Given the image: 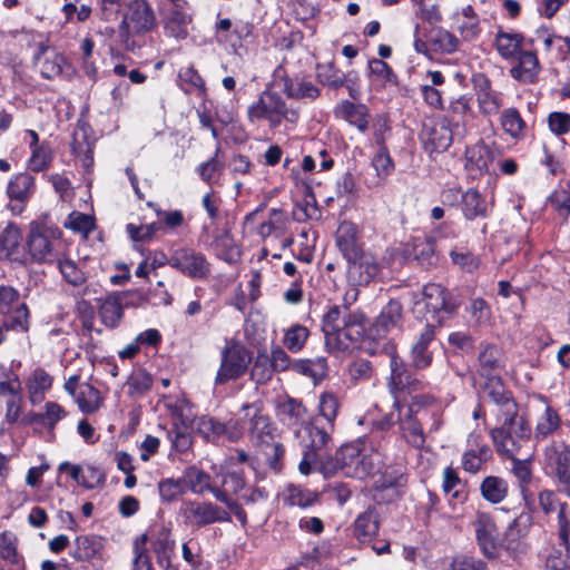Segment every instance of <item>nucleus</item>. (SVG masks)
<instances>
[{
  "label": "nucleus",
  "instance_id": "obj_46",
  "mask_svg": "<svg viewBox=\"0 0 570 570\" xmlns=\"http://www.w3.org/2000/svg\"><path fill=\"white\" fill-rule=\"evenodd\" d=\"M503 355L499 347L492 344H484L479 354V366L483 375L503 366Z\"/></svg>",
  "mask_w": 570,
  "mask_h": 570
},
{
  "label": "nucleus",
  "instance_id": "obj_26",
  "mask_svg": "<svg viewBox=\"0 0 570 570\" xmlns=\"http://www.w3.org/2000/svg\"><path fill=\"white\" fill-rule=\"evenodd\" d=\"M540 63L535 53L523 51L519 55V62L510 70L512 78L524 83H532L540 72Z\"/></svg>",
  "mask_w": 570,
  "mask_h": 570
},
{
  "label": "nucleus",
  "instance_id": "obj_21",
  "mask_svg": "<svg viewBox=\"0 0 570 570\" xmlns=\"http://www.w3.org/2000/svg\"><path fill=\"white\" fill-rule=\"evenodd\" d=\"M540 413L535 419L534 439L537 441L544 440L553 434L560 426V416L544 399H540Z\"/></svg>",
  "mask_w": 570,
  "mask_h": 570
},
{
  "label": "nucleus",
  "instance_id": "obj_7",
  "mask_svg": "<svg viewBox=\"0 0 570 570\" xmlns=\"http://www.w3.org/2000/svg\"><path fill=\"white\" fill-rule=\"evenodd\" d=\"M453 306L450 302V294L440 284H428L423 287L421 298L414 303L413 312L426 320L428 324L440 322V312L451 313Z\"/></svg>",
  "mask_w": 570,
  "mask_h": 570
},
{
  "label": "nucleus",
  "instance_id": "obj_43",
  "mask_svg": "<svg viewBox=\"0 0 570 570\" xmlns=\"http://www.w3.org/2000/svg\"><path fill=\"white\" fill-rule=\"evenodd\" d=\"M73 399L83 413H94L102 404L100 392L89 383H82Z\"/></svg>",
  "mask_w": 570,
  "mask_h": 570
},
{
  "label": "nucleus",
  "instance_id": "obj_3",
  "mask_svg": "<svg viewBox=\"0 0 570 570\" xmlns=\"http://www.w3.org/2000/svg\"><path fill=\"white\" fill-rule=\"evenodd\" d=\"M498 426L492 429L491 438L498 453L512 458L521 453L531 439V426L519 415V409L511 404L505 407V415L497 419Z\"/></svg>",
  "mask_w": 570,
  "mask_h": 570
},
{
  "label": "nucleus",
  "instance_id": "obj_29",
  "mask_svg": "<svg viewBox=\"0 0 570 570\" xmlns=\"http://www.w3.org/2000/svg\"><path fill=\"white\" fill-rule=\"evenodd\" d=\"M52 377L42 368H36L27 379L26 387L28 397L32 405L45 400V394L51 389Z\"/></svg>",
  "mask_w": 570,
  "mask_h": 570
},
{
  "label": "nucleus",
  "instance_id": "obj_22",
  "mask_svg": "<svg viewBox=\"0 0 570 570\" xmlns=\"http://www.w3.org/2000/svg\"><path fill=\"white\" fill-rule=\"evenodd\" d=\"M539 507L546 514L558 511L560 525V539L567 541L569 534V522L566 518V504L560 503L552 490H542L538 494Z\"/></svg>",
  "mask_w": 570,
  "mask_h": 570
},
{
  "label": "nucleus",
  "instance_id": "obj_62",
  "mask_svg": "<svg viewBox=\"0 0 570 570\" xmlns=\"http://www.w3.org/2000/svg\"><path fill=\"white\" fill-rule=\"evenodd\" d=\"M58 267L66 282L72 286H80L86 282L85 273L78 268L73 261L60 259L58 261Z\"/></svg>",
  "mask_w": 570,
  "mask_h": 570
},
{
  "label": "nucleus",
  "instance_id": "obj_57",
  "mask_svg": "<svg viewBox=\"0 0 570 570\" xmlns=\"http://www.w3.org/2000/svg\"><path fill=\"white\" fill-rule=\"evenodd\" d=\"M18 305H26L20 302V293L12 286H0V314L7 315L12 312L14 316V309Z\"/></svg>",
  "mask_w": 570,
  "mask_h": 570
},
{
  "label": "nucleus",
  "instance_id": "obj_55",
  "mask_svg": "<svg viewBox=\"0 0 570 570\" xmlns=\"http://www.w3.org/2000/svg\"><path fill=\"white\" fill-rule=\"evenodd\" d=\"M209 475L196 466H189L185 471L183 483L187 484L191 492L202 494L209 489Z\"/></svg>",
  "mask_w": 570,
  "mask_h": 570
},
{
  "label": "nucleus",
  "instance_id": "obj_11",
  "mask_svg": "<svg viewBox=\"0 0 570 570\" xmlns=\"http://www.w3.org/2000/svg\"><path fill=\"white\" fill-rule=\"evenodd\" d=\"M242 410L245 412L244 419L248 421L252 441L259 445H269L276 438L277 429L269 416L263 413L262 403L244 404Z\"/></svg>",
  "mask_w": 570,
  "mask_h": 570
},
{
  "label": "nucleus",
  "instance_id": "obj_4",
  "mask_svg": "<svg viewBox=\"0 0 570 570\" xmlns=\"http://www.w3.org/2000/svg\"><path fill=\"white\" fill-rule=\"evenodd\" d=\"M247 118L252 124L265 120L271 128H276L283 120L295 121L297 114L287 108L285 100L277 92L264 90L247 107Z\"/></svg>",
  "mask_w": 570,
  "mask_h": 570
},
{
  "label": "nucleus",
  "instance_id": "obj_49",
  "mask_svg": "<svg viewBox=\"0 0 570 570\" xmlns=\"http://www.w3.org/2000/svg\"><path fill=\"white\" fill-rule=\"evenodd\" d=\"M154 551L163 559H169L175 548V541L171 538L170 530L165 525L151 531Z\"/></svg>",
  "mask_w": 570,
  "mask_h": 570
},
{
  "label": "nucleus",
  "instance_id": "obj_51",
  "mask_svg": "<svg viewBox=\"0 0 570 570\" xmlns=\"http://www.w3.org/2000/svg\"><path fill=\"white\" fill-rule=\"evenodd\" d=\"M308 336L309 332L307 327L294 324L286 330L283 344L289 352L297 353L304 347Z\"/></svg>",
  "mask_w": 570,
  "mask_h": 570
},
{
  "label": "nucleus",
  "instance_id": "obj_36",
  "mask_svg": "<svg viewBox=\"0 0 570 570\" xmlns=\"http://www.w3.org/2000/svg\"><path fill=\"white\" fill-rule=\"evenodd\" d=\"M380 521L377 513L368 509L354 521V534L361 542L370 541L379 532Z\"/></svg>",
  "mask_w": 570,
  "mask_h": 570
},
{
  "label": "nucleus",
  "instance_id": "obj_16",
  "mask_svg": "<svg viewBox=\"0 0 570 570\" xmlns=\"http://www.w3.org/2000/svg\"><path fill=\"white\" fill-rule=\"evenodd\" d=\"M472 525L483 554L488 558H495L501 543L498 539V530L492 515L488 512L478 511Z\"/></svg>",
  "mask_w": 570,
  "mask_h": 570
},
{
  "label": "nucleus",
  "instance_id": "obj_27",
  "mask_svg": "<svg viewBox=\"0 0 570 570\" xmlns=\"http://www.w3.org/2000/svg\"><path fill=\"white\" fill-rule=\"evenodd\" d=\"M484 393L497 406V419L505 415V407L508 404L518 409L517 402L513 400L510 392H508L499 377H491L484 386Z\"/></svg>",
  "mask_w": 570,
  "mask_h": 570
},
{
  "label": "nucleus",
  "instance_id": "obj_53",
  "mask_svg": "<svg viewBox=\"0 0 570 570\" xmlns=\"http://www.w3.org/2000/svg\"><path fill=\"white\" fill-rule=\"evenodd\" d=\"M318 80L328 87L340 88L345 82V75L336 69L332 62L317 65L316 68Z\"/></svg>",
  "mask_w": 570,
  "mask_h": 570
},
{
  "label": "nucleus",
  "instance_id": "obj_1",
  "mask_svg": "<svg viewBox=\"0 0 570 570\" xmlns=\"http://www.w3.org/2000/svg\"><path fill=\"white\" fill-rule=\"evenodd\" d=\"M382 352L389 358V389L394 396L393 406L399 412L397 421L400 422L402 434L409 444L420 449L425 443V435L422 428V422L424 419L429 416L432 420L430 428L431 431L439 430L441 425V419L435 411L420 412V417L414 415L413 406L420 403L419 401L421 397L419 396L413 397V404L407 409L406 414L402 413V402L404 400L402 399L401 393L405 390L409 392L415 391L421 386L422 383L406 367L404 361L399 356L396 347L393 343L386 342L383 345Z\"/></svg>",
  "mask_w": 570,
  "mask_h": 570
},
{
  "label": "nucleus",
  "instance_id": "obj_41",
  "mask_svg": "<svg viewBox=\"0 0 570 570\" xmlns=\"http://www.w3.org/2000/svg\"><path fill=\"white\" fill-rule=\"evenodd\" d=\"M424 142L431 147V151H443L448 149L452 142V132L449 127L443 124L435 125L423 132Z\"/></svg>",
  "mask_w": 570,
  "mask_h": 570
},
{
  "label": "nucleus",
  "instance_id": "obj_19",
  "mask_svg": "<svg viewBox=\"0 0 570 570\" xmlns=\"http://www.w3.org/2000/svg\"><path fill=\"white\" fill-rule=\"evenodd\" d=\"M55 240H51L47 232L39 228L32 229L28 236V248L33 261L53 262L57 257L55 253Z\"/></svg>",
  "mask_w": 570,
  "mask_h": 570
},
{
  "label": "nucleus",
  "instance_id": "obj_32",
  "mask_svg": "<svg viewBox=\"0 0 570 570\" xmlns=\"http://www.w3.org/2000/svg\"><path fill=\"white\" fill-rule=\"evenodd\" d=\"M98 315L101 323L108 328L119 326L124 317V304L118 295H109L99 305Z\"/></svg>",
  "mask_w": 570,
  "mask_h": 570
},
{
  "label": "nucleus",
  "instance_id": "obj_17",
  "mask_svg": "<svg viewBox=\"0 0 570 570\" xmlns=\"http://www.w3.org/2000/svg\"><path fill=\"white\" fill-rule=\"evenodd\" d=\"M434 325L426 324L410 351V364L413 368L424 370L431 365L433 360L431 345L434 342Z\"/></svg>",
  "mask_w": 570,
  "mask_h": 570
},
{
  "label": "nucleus",
  "instance_id": "obj_31",
  "mask_svg": "<svg viewBox=\"0 0 570 570\" xmlns=\"http://www.w3.org/2000/svg\"><path fill=\"white\" fill-rule=\"evenodd\" d=\"M461 210L464 218L469 220L485 218L488 204L476 189L470 188L461 195Z\"/></svg>",
  "mask_w": 570,
  "mask_h": 570
},
{
  "label": "nucleus",
  "instance_id": "obj_48",
  "mask_svg": "<svg viewBox=\"0 0 570 570\" xmlns=\"http://www.w3.org/2000/svg\"><path fill=\"white\" fill-rule=\"evenodd\" d=\"M292 367L296 373L317 381L325 376L327 371V363L324 357H317L314 360H298L292 364Z\"/></svg>",
  "mask_w": 570,
  "mask_h": 570
},
{
  "label": "nucleus",
  "instance_id": "obj_39",
  "mask_svg": "<svg viewBox=\"0 0 570 570\" xmlns=\"http://www.w3.org/2000/svg\"><path fill=\"white\" fill-rule=\"evenodd\" d=\"M523 46V37L518 32L498 31L495 36V48L504 59L514 58Z\"/></svg>",
  "mask_w": 570,
  "mask_h": 570
},
{
  "label": "nucleus",
  "instance_id": "obj_13",
  "mask_svg": "<svg viewBox=\"0 0 570 570\" xmlns=\"http://www.w3.org/2000/svg\"><path fill=\"white\" fill-rule=\"evenodd\" d=\"M169 265L193 279L207 277L210 265L205 255L191 248H178L169 258Z\"/></svg>",
  "mask_w": 570,
  "mask_h": 570
},
{
  "label": "nucleus",
  "instance_id": "obj_58",
  "mask_svg": "<svg viewBox=\"0 0 570 570\" xmlns=\"http://www.w3.org/2000/svg\"><path fill=\"white\" fill-rule=\"evenodd\" d=\"M171 448L179 453H186L193 445V438L186 426L175 425L168 431Z\"/></svg>",
  "mask_w": 570,
  "mask_h": 570
},
{
  "label": "nucleus",
  "instance_id": "obj_30",
  "mask_svg": "<svg viewBox=\"0 0 570 570\" xmlns=\"http://www.w3.org/2000/svg\"><path fill=\"white\" fill-rule=\"evenodd\" d=\"M402 305L397 301H390L381 311L374 322L377 335H385L401 324Z\"/></svg>",
  "mask_w": 570,
  "mask_h": 570
},
{
  "label": "nucleus",
  "instance_id": "obj_45",
  "mask_svg": "<svg viewBox=\"0 0 570 570\" xmlns=\"http://www.w3.org/2000/svg\"><path fill=\"white\" fill-rule=\"evenodd\" d=\"M125 385L128 389V395L132 399H138L150 390L153 385V377L145 370L135 368L128 376Z\"/></svg>",
  "mask_w": 570,
  "mask_h": 570
},
{
  "label": "nucleus",
  "instance_id": "obj_37",
  "mask_svg": "<svg viewBox=\"0 0 570 570\" xmlns=\"http://www.w3.org/2000/svg\"><path fill=\"white\" fill-rule=\"evenodd\" d=\"M340 399L336 393L332 391H324L318 397V414L327 422V428L324 430L330 432V435L334 431L335 419L340 410Z\"/></svg>",
  "mask_w": 570,
  "mask_h": 570
},
{
  "label": "nucleus",
  "instance_id": "obj_10",
  "mask_svg": "<svg viewBox=\"0 0 570 570\" xmlns=\"http://www.w3.org/2000/svg\"><path fill=\"white\" fill-rule=\"evenodd\" d=\"M405 484L406 478L403 466H386L374 481L373 498L379 503H390L401 497Z\"/></svg>",
  "mask_w": 570,
  "mask_h": 570
},
{
  "label": "nucleus",
  "instance_id": "obj_9",
  "mask_svg": "<svg viewBox=\"0 0 570 570\" xmlns=\"http://www.w3.org/2000/svg\"><path fill=\"white\" fill-rule=\"evenodd\" d=\"M156 26L153 9L144 0H135L119 26V36L128 47L130 36L149 32Z\"/></svg>",
  "mask_w": 570,
  "mask_h": 570
},
{
  "label": "nucleus",
  "instance_id": "obj_5",
  "mask_svg": "<svg viewBox=\"0 0 570 570\" xmlns=\"http://www.w3.org/2000/svg\"><path fill=\"white\" fill-rule=\"evenodd\" d=\"M542 470L561 491L570 490V449L564 442L551 441L542 453Z\"/></svg>",
  "mask_w": 570,
  "mask_h": 570
},
{
  "label": "nucleus",
  "instance_id": "obj_59",
  "mask_svg": "<svg viewBox=\"0 0 570 570\" xmlns=\"http://www.w3.org/2000/svg\"><path fill=\"white\" fill-rule=\"evenodd\" d=\"M65 227L88 235L95 228V220L90 215L72 212L69 214Z\"/></svg>",
  "mask_w": 570,
  "mask_h": 570
},
{
  "label": "nucleus",
  "instance_id": "obj_42",
  "mask_svg": "<svg viewBox=\"0 0 570 570\" xmlns=\"http://www.w3.org/2000/svg\"><path fill=\"white\" fill-rule=\"evenodd\" d=\"M491 458V449L487 444H476L462 454V468L469 473H476Z\"/></svg>",
  "mask_w": 570,
  "mask_h": 570
},
{
  "label": "nucleus",
  "instance_id": "obj_38",
  "mask_svg": "<svg viewBox=\"0 0 570 570\" xmlns=\"http://www.w3.org/2000/svg\"><path fill=\"white\" fill-rule=\"evenodd\" d=\"M21 232L12 224H9L4 230L0 234V256L18 259L21 246Z\"/></svg>",
  "mask_w": 570,
  "mask_h": 570
},
{
  "label": "nucleus",
  "instance_id": "obj_60",
  "mask_svg": "<svg viewBox=\"0 0 570 570\" xmlns=\"http://www.w3.org/2000/svg\"><path fill=\"white\" fill-rule=\"evenodd\" d=\"M178 77L184 91L191 92L193 90H205L204 79L198 73V71L193 67H186L180 69Z\"/></svg>",
  "mask_w": 570,
  "mask_h": 570
},
{
  "label": "nucleus",
  "instance_id": "obj_54",
  "mask_svg": "<svg viewBox=\"0 0 570 570\" xmlns=\"http://www.w3.org/2000/svg\"><path fill=\"white\" fill-rule=\"evenodd\" d=\"M224 423L210 416H202L197 421V432L207 441L223 439Z\"/></svg>",
  "mask_w": 570,
  "mask_h": 570
},
{
  "label": "nucleus",
  "instance_id": "obj_44",
  "mask_svg": "<svg viewBox=\"0 0 570 570\" xmlns=\"http://www.w3.org/2000/svg\"><path fill=\"white\" fill-rule=\"evenodd\" d=\"M532 513L530 511H521L507 527L504 531V541L508 546L519 539L525 537L532 525Z\"/></svg>",
  "mask_w": 570,
  "mask_h": 570
},
{
  "label": "nucleus",
  "instance_id": "obj_14",
  "mask_svg": "<svg viewBox=\"0 0 570 570\" xmlns=\"http://www.w3.org/2000/svg\"><path fill=\"white\" fill-rule=\"evenodd\" d=\"M185 521L195 527H205L215 522H227L229 513L212 502L186 501L181 508Z\"/></svg>",
  "mask_w": 570,
  "mask_h": 570
},
{
  "label": "nucleus",
  "instance_id": "obj_61",
  "mask_svg": "<svg viewBox=\"0 0 570 570\" xmlns=\"http://www.w3.org/2000/svg\"><path fill=\"white\" fill-rule=\"evenodd\" d=\"M285 92L292 98H311L315 99L320 95V89L311 81H302L294 85L291 80L285 81Z\"/></svg>",
  "mask_w": 570,
  "mask_h": 570
},
{
  "label": "nucleus",
  "instance_id": "obj_28",
  "mask_svg": "<svg viewBox=\"0 0 570 570\" xmlns=\"http://www.w3.org/2000/svg\"><path fill=\"white\" fill-rule=\"evenodd\" d=\"M480 493L487 502L499 504L509 495V483L501 476L488 475L480 484Z\"/></svg>",
  "mask_w": 570,
  "mask_h": 570
},
{
  "label": "nucleus",
  "instance_id": "obj_18",
  "mask_svg": "<svg viewBox=\"0 0 570 570\" xmlns=\"http://www.w3.org/2000/svg\"><path fill=\"white\" fill-rule=\"evenodd\" d=\"M347 268L348 281L354 285L368 284L379 273V264L370 254L361 253L355 259H350Z\"/></svg>",
  "mask_w": 570,
  "mask_h": 570
},
{
  "label": "nucleus",
  "instance_id": "obj_35",
  "mask_svg": "<svg viewBox=\"0 0 570 570\" xmlns=\"http://www.w3.org/2000/svg\"><path fill=\"white\" fill-rule=\"evenodd\" d=\"M382 453L377 450H371L367 452L365 449L357 451L355 459L352 463L355 465V473L358 478L366 475H374L381 472L382 465Z\"/></svg>",
  "mask_w": 570,
  "mask_h": 570
},
{
  "label": "nucleus",
  "instance_id": "obj_40",
  "mask_svg": "<svg viewBox=\"0 0 570 570\" xmlns=\"http://www.w3.org/2000/svg\"><path fill=\"white\" fill-rule=\"evenodd\" d=\"M35 190V180L28 173L16 175L8 184L7 194L11 199L26 202Z\"/></svg>",
  "mask_w": 570,
  "mask_h": 570
},
{
  "label": "nucleus",
  "instance_id": "obj_23",
  "mask_svg": "<svg viewBox=\"0 0 570 570\" xmlns=\"http://www.w3.org/2000/svg\"><path fill=\"white\" fill-rule=\"evenodd\" d=\"M336 245L344 257L355 259L362 249L357 243V227L351 222H343L336 232Z\"/></svg>",
  "mask_w": 570,
  "mask_h": 570
},
{
  "label": "nucleus",
  "instance_id": "obj_64",
  "mask_svg": "<svg viewBox=\"0 0 570 570\" xmlns=\"http://www.w3.org/2000/svg\"><path fill=\"white\" fill-rule=\"evenodd\" d=\"M548 127L556 136H563L570 132V114L564 111H553L548 116Z\"/></svg>",
  "mask_w": 570,
  "mask_h": 570
},
{
  "label": "nucleus",
  "instance_id": "obj_63",
  "mask_svg": "<svg viewBox=\"0 0 570 570\" xmlns=\"http://www.w3.org/2000/svg\"><path fill=\"white\" fill-rule=\"evenodd\" d=\"M444 570H487L485 563L472 556L458 554L444 568Z\"/></svg>",
  "mask_w": 570,
  "mask_h": 570
},
{
  "label": "nucleus",
  "instance_id": "obj_20",
  "mask_svg": "<svg viewBox=\"0 0 570 570\" xmlns=\"http://www.w3.org/2000/svg\"><path fill=\"white\" fill-rule=\"evenodd\" d=\"M453 23L464 41H473L480 35L479 17L470 4L454 12Z\"/></svg>",
  "mask_w": 570,
  "mask_h": 570
},
{
  "label": "nucleus",
  "instance_id": "obj_24",
  "mask_svg": "<svg viewBox=\"0 0 570 570\" xmlns=\"http://www.w3.org/2000/svg\"><path fill=\"white\" fill-rule=\"evenodd\" d=\"M104 548L102 539L96 535H79L70 551L76 561L89 562L100 557Z\"/></svg>",
  "mask_w": 570,
  "mask_h": 570
},
{
  "label": "nucleus",
  "instance_id": "obj_2",
  "mask_svg": "<svg viewBox=\"0 0 570 570\" xmlns=\"http://www.w3.org/2000/svg\"><path fill=\"white\" fill-rule=\"evenodd\" d=\"M322 330L327 351L343 352L363 336L364 316L346 305H335L324 315Z\"/></svg>",
  "mask_w": 570,
  "mask_h": 570
},
{
  "label": "nucleus",
  "instance_id": "obj_12",
  "mask_svg": "<svg viewBox=\"0 0 570 570\" xmlns=\"http://www.w3.org/2000/svg\"><path fill=\"white\" fill-rule=\"evenodd\" d=\"M161 11L166 31L177 39L185 38L191 22L188 2L186 0H163Z\"/></svg>",
  "mask_w": 570,
  "mask_h": 570
},
{
  "label": "nucleus",
  "instance_id": "obj_50",
  "mask_svg": "<svg viewBox=\"0 0 570 570\" xmlns=\"http://www.w3.org/2000/svg\"><path fill=\"white\" fill-rule=\"evenodd\" d=\"M462 488L458 472L452 466L445 468L443 471L442 482L444 493L459 502H463L466 495Z\"/></svg>",
  "mask_w": 570,
  "mask_h": 570
},
{
  "label": "nucleus",
  "instance_id": "obj_33",
  "mask_svg": "<svg viewBox=\"0 0 570 570\" xmlns=\"http://www.w3.org/2000/svg\"><path fill=\"white\" fill-rule=\"evenodd\" d=\"M277 415L283 423L297 426L306 422L307 410L302 402L295 399H287L278 404Z\"/></svg>",
  "mask_w": 570,
  "mask_h": 570
},
{
  "label": "nucleus",
  "instance_id": "obj_52",
  "mask_svg": "<svg viewBox=\"0 0 570 570\" xmlns=\"http://www.w3.org/2000/svg\"><path fill=\"white\" fill-rule=\"evenodd\" d=\"M430 41L436 50L445 53H452L459 49V39L448 30L433 29L430 35Z\"/></svg>",
  "mask_w": 570,
  "mask_h": 570
},
{
  "label": "nucleus",
  "instance_id": "obj_47",
  "mask_svg": "<svg viewBox=\"0 0 570 570\" xmlns=\"http://www.w3.org/2000/svg\"><path fill=\"white\" fill-rule=\"evenodd\" d=\"M29 330V311L27 305H18L14 316H10L0 326V344L6 340L4 332H27Z\"/></svg>",
  "mask_w": 570,
  "mask_h": 570
},
{
  "label": "nucleus",
  "instance_id": "obj_8",
  "mask_svg": "<svg viewBox=\"0 0 570 570\" xmlns=\"http://www.w3.org/2000/svg\"><path fill=\"white\" fill-rule=\"evenodd\" d=\"M295 435L302 439L303 446V459L298 464V470L302 474L308 475L318 452L325 450L330 443V432L321 429L315 421L297 430Z\"/></svg>",
  "mask_w": 570,
  "mask_h": 570
},
{
  "label": "nucleus",
  "instance_id": "obj_34",
  "mask_svg": "<svg viewBox=\"0 0 570 570\" xmlns=\"http://www.w3.org/2000/svg\"><path fill=\"white\" fill-rule=\"evenodd\" d=\"M499 120L503 131L512 139H521L525 136L527 124L517 108L503 109Z\"/></svg>",
  "mask_w": 570,
  "mask_h": 570
},
{
  "label": "nucleus",
  "instance_id": "obj_56",
  "mask_svg": "<svg viewBox=\"0 0 570 570\" xmlns=\"http://www.w3.org/2000/svg\"><path fill=\"white\" fill-rule=\"evenodd\" d=\"M562 541V548H553L549 553L544 570H570V556L568 551V540Z\"/></svg>",
  "mask_w": 570,
  "mask_h": 570
},
{
  "label": "nucleus",
  "instance_id": "obj_25",
  "mask_svg": "<svg viewBox=\"0 0 570 570\" xmlns=\"http://www.w3.org/2000/svg\"><path fill=\"white\" fill-rule=\"evenodd\" d=\"M335 116L355 126L361 132L368 128V110L364 105L345 100L336 107Z\"/></svg>",
  "mask_w": 570,
  "mask_h": 570
},
{
  "label": "nucleus",
  "instance_id": "obj_15",
  "mask_svg": "<svg viewBox=\"0 0 570 570\" xmlns=\"http://www.w3.org/2000/svg\"><path fill=\"white\" fill-rule=\"evenodd\" d=\"M472 83L480 114L483 116L497 115L503 105L502 92L495 90L491 80L483 73L474 75Z\"/></svg>",
  "mask_w": 570,
  "mask_h": 570
},
{
  "label": "nucleus",
  "instance_id": "obj_6",
  "mask_svg": "<svg viewBox=\"0 0 570 570\" xmlns=\"http://www.w3.org/2000/svg\"><path fill=\"white\" fill-rule=\"evenodd\" d=\"M252 362V353L244 344L229 340L220 353V366L215 377L216 384H224L243 376Z\"/></svg>",
  "mask_w": 570,
  "mask_h": 570
}]
</instances>
